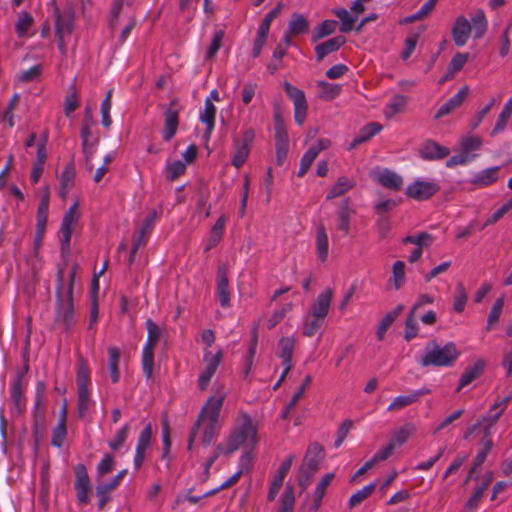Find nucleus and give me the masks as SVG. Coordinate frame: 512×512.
Returning <instances> with one entry per match:
<instances>
[{
  "instance_id": "obj_1",
  "label": "nucleus",
  "mask_w": 512,
  "mask_h": 512,
  "mask_svg": "<svg viewBox=\"0 0 512 512\" xmlns=\"http://www.w3.org/2000/svg\"><path fill=\"white\" fill-rule=\"evenodd\" d=\"M487 26L485 13L481 9L472 17L471 23L465 16H458L451 29L454 44L458 47L464 46L472 32L474 39L482 38L487 31Z\"/></svg>"
},
{
  "instance_id": "obj_2",
  "label": "nucleus",
  "mask_w": 512,
  "mask_h": 512,
  "mask_svg": "<svg viewBox=\"0 0 512 512\" xmlns=\"http://www.w3.org/2000/svg\"><path fill=\"white\" fill-rule=\"evenodd\" d=\"M455 343L449 342L440 346L435 340L430 341L420 359L422 367H451L460 356Z\"/></svg>"
},
{
  "instance_id": "obj_3",
  "label": "nucleus",
  "mask_w": 512,
  "mask_h": 512,
  "mask_svg": "<svg viewBox=\"0 0 512 512\" xmlns=\"http://www.w3.org/2000/svg\"><path fill=\"white\" fill-rule=\"evenodd\" d=\"M324 455V448L321 444L313 442L308 446L299 468L298 482L302 490L307 489L310 485L311 478L318 471Z\"/></svg>"
},
{
  "instance_id": "obj_4",
  "label": "nucleus",
  "mask_w": 512,
  "mask_h": 512,
  "mask_svg": "<svg viewBox=\"0 0 512 512\" xmlns=\"http://www.w3.org/2000/svg\"><path fill=\"white\" fill-rule=\"evenodd\" d=\"M219 418H197L188 438V450L193 449L196 440L204 446H209L221 429Z\"/></svg>"
},
{
  "instance_id": "obj_5",
  "label": "nucleus",
  "mask_w": 512,
  "mask_h": 512,
  "mask_svg": "<svg viewBox=\"0 0 512 512\" xmlns=\"http://www.w3.org/2000/svg\"><path fill=\"white\" fill-rule=\"evenodd\" d=\"M54 4V17H55V34L57 37L58 49L62 55H66L67 48L65 42V36L71 35L74 31V20L75 12L71 5L67 6L63 11H60L59 7Z\"/></svg>"
},
{
  "instance_id": "obj_6",
  "label": "nucleus",
  "mask_w": 512,
  "mask_h": 512,
  "mask_svg": "<svg viewBox=\"0 0 512 512\" xmlns=\"http://www.w3.org/2000/svg\"><path fill=\"white\" fill-rule=\"evenodd\" d=\"M257 443V427L252 424L250 418L236 427L230 434L227 441V453H233L240 446H245L247 449L252 450Z\"/></svg>"
},
{
  "instance_id": "obj_7",
  "label": "nucleus",
  "mask_w": 512,
  "mask_h": 512,
  "mask_svg": "<svg viewBox=\"0 0 512 512\" xmlns=\"http://www.w3.org/2000/svg\"><path fill=\"white\" fill-rule=\"evenodd\" d=\"M29 371V358L25 357L24 365L21 369H18L11 382L10 386V400L13 406L14 412L17 414H23L26 410V397L24 391L27 387L26 375Z\"/></svg>"
},
{
  "instance_id": "obj_8",
  "label": "nucleus",
  "mask_w": 512,
  "mask_h": 512,
  "mask_svg": "<svg viewBox=\"0 0 512 512\" xmlns=\"http://www.w3.org/2000/svg\"><path fill=\"white\" fill-rule=\"evenodd\" d=\"M146 329L148 337L142 352V367L145 376L149 379L152 377L154 368V348L161 338L162 330L150 318L146 320Z\"/></svg>"
},
{
  "instance_id": "obj_9",
  "label": "nucleus",
  "mask_w": 512,
  "mask_h": 512,
  "mask_svg": "<svg viewBox=\"0 0 512 512\" xmlns=\"http://www.w3.org/2000/svg\"><path fill=\"white\" fill-rule=\"evenodd\" d=\"M78 202L69 207L64 214L60 227V251L64 258H68L71 253L70 242L75 225L77 224L80 214L78 213Z\"/></svg>"
},
{
  "instance_id": "obj_10",
  "label": "nucleus",
  "mask_w": 512,
  "mask_h": 512,
  "mask_svg": "<svg viewBox=\"0 0 512 512\" xmlns=\"http://www.w3.org/2000/svg\"><path fill=\"white\" fill-rule=\"evenodd\" d=\"M90 382V370L87 361L84 358H80L77 370L79 416H84L89 411L90 397L88 385Z\"/></svg>"
},
{
  "instance_id": "obj_11",
  "label": "nucleus",
  "mask_w": 512,
  "mask_h": 512,
  "mask_svg": "<svg viewBox=\"0 0 512 512\" xmlns=\"http://www.w3.org/2000/svg\"><path fill=\"white\" fill-rule=\"evenodd\" d=\"M415 433L416 426L413 423H406L403 426L397 427L391 432L388 443L379 451L386 453V459H388L394 454L396 448L404 445Z\"/></svg>"
},
{
  "instance_id": "obj_12",
  "label": "nucleus",
  "mask_w": 512,
  "mask_h": 512,
  "mask_svg": "<svg viewBox=\"0 0 512 512\" xmlns=\"http://www.w3.org/2000/svg\"><path fill=\"white\" fill-rule=\"evenodd\" d=\"M283 88L287 96L294 103L295 122L300 126L303 125L306 120L308 111V103L304 91L287 81L283 83Z\"/></svg>"
},
{
  "instance_id": "obj_13",
  "label": "nucleus",
  "mask_w": 512,
  "mask_h": 512,
  "mask_svg": "<svg viewBox=\"0 0 512 512\" xmlns=\"http://www.w3.org/2000/svg\"><path fill=\"white\" fill-rule=\"evenodd\" d=\"M296 343H297V341L294 336L281 337L278 341L277 355L279 358L282 359V364L284 366V370L282 372V375H281L279 381L275 385V388H277L280 385V383L284 380L286 375L293 368L292 358H293V353H294Z\"/></svg>"
},
{
  "instance_id": "obj_14",
  "label": "nucleus",
  "mask_w": 512,
  "mask_h": 512,
  "mask_svg": "<svg viewBox=\"0 0 512 512\" xmlns=\"http://www.w3.org/2000/svg\"><path fill=\"white\" fill-rule=\"evenodd\" d=\"M440 191V186L434 181L415 180L406 187L405 194L416 201H426Z\"/></svg>"
},
{
  "instance_id": "obj_15",
  "label": "nucleus",
  "mask_w": 512,
  "mask_h": 512,
  "mask_svg": "<svg viewBox=\"0 0 512 512\" xmlns=\"http://www.w3.org/2000/svg\"><path fill=\"white\" fill-rule=\"evenodd\" d=\"M56 321L61 322L66 330L74 325V303L73 296H56Z\"/></svg>"
},
{
  "instance_id": "obj_16",
  "label": "nucleus",
  "mask_w": 512,
  "mask_h": 512,
  "mask_svg": "<svg viewBox=\"0 0 512 512\" xmlns=\"http://www.w3.org/2000/svg\"><path fill=\"white\" fill-rule=\"evenodd\" d=\"M75 476L74 488L76 490L77 500L79 504L86 505L90 502L89 493L91 491V483L85 465L78 464L75 467Z\"/></svg>"
},
{
  "instance_id": "obj_17",
  "label": "nucleus",
  "mask_w": 512,
  "mask_h": 512,
  "mask_svg": "<svg viewBox=\"0 0 512 512\" xmlns=\"http://www.w3.org/2000/svg\"><path fill=\"white\" fill-rule=\"evenodd\" d=\"M331 146V141L327 138L319 139L314 145H312L303 155L300 162V169L298 176L303 177L310 169L312 163L323 150L328 149Z\"/></svg>"
},
{
  "instance_id": "obj_18",
  "label": "nucleus",
  "mask_w": 512,
  "mask_h": 512,
  "mask_svg": "<svg viewBox=\"0 0 512 512\" xmlns=\"http://www.w3.org/2000/svg\"><path fill=\"white\" fill-rule=\"evenodd\" d=\"M217 288L216 293L223 308L231 305V295L229 289L228 269L225 265H221L217 270Z\"/></svg>"
},
{
  "instance_id": "obj_19",
  "label": "nucleus",
  "mask_w": 512,
  "mask_h": 512,
  "mask_svg": "<svg viewBox=\"0 0 512 512\" xmlns=\"http://www.w3.org/2000/svg\"><path fill=\"white\" fill-rule=\"evenodd\" d=\"M356 214V210L353 208L350 198L343 199L336 212L337 215V228L341 230L344 236L350 233V223L352 217Z\"/></svg>"
},
{
  "instance_id": "obj_20",
  "label": "nucleus",
  "mask_w": 512,
  "mask_h": 512,
  "mask_svg": "<svg viewBox=\"0 0 512 512\" xmlns=\"http://www.w3.org/2000/svg\"><path fill=\"white\" fill-rule=\"evenodd\" d=\"M373 179L386 189L400 191L403 186V178L389 169L374 172Z\"/></svg>"
},
{
  "instance_id": "obj_21",
  "label": "nucleus",
  "mask_w": 512,
  "mask_h": 512,
  "mask_svg": "<svg viewBox=\"0 0 512 512\" xmlns=\"http://www.w3.org/2000/svg\"><path fill=\"white\" fill-rule=\"evenodd\" d=\"M92 126H93L92 124L82 123L81 132H80L81 139H82V151H83V154L85 157L87 169L89 171H92V169H93V166L91 164V160H92L93 153H94L93 148L99 142L98 137L95 138L93 141H90Z\"/></svg>"
},
{
  "instance_id": "obj_22",
  "label": "nucleus",
  "mask_w": 512,
  "mask_h": 512,
  "mask_svg": "<svg viewBox=\"0 0 512 512\" xmlns=\"http://www.w3.org/2000/svg\"><path fill=\"white\" fill-rule=\"evenodd\" d=\"M469 94V87L463 86L457 94L452 96L450 99H448L436 112L434 118L436 120L449 115L452 113L455 109L460 107L466 97Z\"/></svg>"
},
{
  "instance_id": "obj_23",
  "label": "nucleus",
  "mask_w": 512,
  "mask_h": 512,
  "mask_svg": "<svg viewBox=\"0 0 512 512\" xmlns=\"http://www.w3.org/2000/svg\"><path fill=\"white\" fill-rule=\"evenodd\" d=\"M126 473V470H121L110 482L99 484L96 487V494L99 499L98 507L100 510H102L105 507L106 503L110 499V492L119 486L120 482L122 481Z\"/></svg>"
},
{
  "instance_id": "obj_24",
  "label": "nucleus",
  "mask_w": 512,
  "mask_h": 512,
  "mask_svg": "<svg viewBox=\"0 0 512 512\" xmlns=\"http://www.w3.org/2000/svg\"><path fill=\"white\" fill-rule=\"evenodd\" d=\"M179 126V110L165 109L164 111V127L162 137L164 141H170L176 134Z\"/></svg>"
},
{
  "instance_id": "obj_25",
  "label": "nucleus",
  "mask_w": 512,
  "mask_h": 512,
  "mask_svg": "<svg viewBox=\"0 0 512 512\" xmlns=\"http://www.w3.org/2000/svg\"><path fill=\"white\" fill-rule=\"evenodd\" d=\"M346 43V38L342 35L333 37L323 43L316 45V60L321 62L327 55L339 50Z\"/></svg>"
},
{
  "instance_id": "obj_26",
  "label": "nucleus",
  "mask_w": 512,
  "mask_h": 512,
  "mask_svg": "<svg viewBox=\"0 0 512 512\" xmlns=\"http://www.w3.org/2000/svg\"><path fill=\"white\" fill-rule=\"evenodd\" d=\"M333 297L332 289L328 288L318 295L316 301L311 306V315L325 319L330 308Z\"/></svg>"
},
{
  "instance_id": "obj_27",
  "label": "nucleus",
  "mask_w": 512,
  "mask_h": 512,
  "mask_svg": "<svg viewBox=\"0 0 512 512\" xmlns=\"http://www.w3.org/2000/svg\"><path fill=\"white\" fill-rule=\"evenodd\" d=\"M498 418H481L477 423L471 426L465 434V438L475 435L480 438V441L485 438H490L492 429L496 425Z\"/></svg>"
},
{
  "instance_id": "obj_28",
  "label": "nucleus",
  "mask_w": 512,
  "mask_h": 512,
  "mask_svg": "<svg viewBox=\"0 0 512 512\" xmlns=\"http://www.w3.org/2000/svg\"><path fill=\"white\" fill-rule=\"evenodd\" d=\"M450 153L447 147L441 146L438 143L428 140L420 149L419 154L424 160H439L448 156Z\"/></svg>"
},
{
  "instance_id": "obj_29",
  "label": "nucleus",
  "mask_w": 512,
  "mask_h": 512,
  "mask_svg": "<svg viewBox=\"0 0 512 512\" xmlns=\"http://www.w3.org/2000/svg\"><path fill=\"white\" fill-rule=\"evenodd\" d=\"M484 368L485 361L483 359H478L472 366L468 367L462 374L456 391H461L464 387L478 379L483 374Z\"/></svg>"
},
{
  "instance_id": "obj_30",
  "label": "nucleus",
  "mask_w": 512,
  "mask_h": 512,
  "mask_svg": "<svg viewBox=\"0 0 512 512\" xmlns=\"http://www.w3.org/2000/svg\"><path fill=\"white\" fill-rule=\"evenodd\" d=\"M275 144H289V136L279 104L274 105Z\"/></svg>"
},
{
  "instance_id": "obj_31",
  "label": "nucleus",
  "mask_w": 512,
  "mask_h": 512,
  "mask_svg": "<svg viewBox=\"0 0 512 512\" xmlns=\"http://www.w3.org/2000/svg\"><path fill=\"white\" fill-rule=\"evenodd\" d=\"M226 221L227 219L225 215H221L216 220L215 224L213 225L210 231L209 238L207 239V243L204 249L205 252L211 250L220 243V241L223 238Z\"/></svg>"
},
{
  "instance_id": "obj_32",
  "label": "nucleus",
  "mask_w": 512,
  "mask_h": 512,
  "mask_svg": "<svg viewBox=\"0 0 512 512\" xmlns=\"http://www.w3.org/2000/svg\"><path fill=\"white\" fill-rule=\"evenodd\" d=\"M381 129L382 125L377 122L368 123L359 131V134L350 143L348 149H355L358 145L370 140L374 135L379 133Z\"/></svg>"
},
{
  "instance_id": "obj_33",
  "label": "nucleus",
  "mask_w": 512,
  "mask_h": 512,
  "mask_svg": "<svg viewBox=\"0 0 512 512\" xmlns=\"http://www.w3.org/2000/svg\"><path fill=\"white\" fill-rule=\"evenodd\" d=\"M499 170V166L484 169L471 179V183L480 187L488 186L497 181Z\"/></svg>"
},
{
  "instance_id": "obj_34",
  "label": "nucleus",
  "mask_w": 512,
  "mask_h": 512,
  "mask_svg": "<svg viewBox=\"0 0 512 512\" xmlns=\"http://www.w3.org/2000/svg\"><path fill=\"white\" fill-rule=\"evenodd\" d=\"M492 447H493V441L491 438H485V439L481 440V448L474 459L473 466L471 467V469L469 471L466 481L471 479L473 477V474L475 473V471L485 462Z\"/></svg>"
},
{
  "instance_id": "obj_35",
  "label": "nucleus",
  "mask_w": 512,
  "mask_h": 512,
  "mask_svg": "<svg viewBox=\"0 0 512 512\" xmlns=\"http://www.w3.org/2000/svg\"><path fill=\"white\" fill-rule=\"evenodd\" d=\"M356 185L355 181L349 179L346 176H341L337 179L336 183L329 190L326 200H332L334 198L344 195L346 192L351 190Z\"/></svg>"
},
{
  "instance_id": "obj_36",
  "label": "nucleus",
  "mask_w": 512,
  "mask_h": 512,
  "mask_svg": "<svg viewBox=\"0 0 512 512\" xmlns=\"http://www.w3.org/2000/svg\"><path fill=\"white\" fill-rule=\"evenodd\" d=\"M329 242L325 227L321 224L316 231V251L318 259L325 262L328 257Z\"/></svg>"
},
{
  "instance_id": "obj_37",
  "label": "nucleus",
  "mask_w": 512,
  "mask_h": 512,
  "mask_svg": "<svg viewBox=\"0 0 512 512\" xmlns=\"http://www.w3.org/2000/svg\"><path fill=\"white\" fill-rule=\"evenodd\" d=\"M278 502L279 507L276 512H294L296 498L293 485L287 484L285 486L284 492L281 494Z\"/></svg>"
},
{
  "instance_id": "obj_38",
  "label": "nucleus",
  "mask_w": 512,
  "mask_h": 512,
  "mask_svg": "<svg viewBox=\"0 0 512 512\" xmlns=\"http://www.w3.org/2000/svg\"><path fill=\"white\" fill-rule=\"evenodd\" d=\"M216 107L210 98L205 100V109L200 114V120L206 124L205 135L210 136L215 125Z\"/></svg>"
},
{
  "instance_id": "obj_39",
  "label": "nucleus",
  "mask_w": 512,
  "mask_h": 512,
  "mask_svg": "<svg viewBox=\"0 0 512 512\" xmlns=\"http://www.w3.org/2000/svg\"><path fill=\"white\" fill-rule=\"evenodd\" d=\"M46 384L38 381L35 389L34 416H43L46 413Z\"/></svg>"
},
{
  "instance_id": "obj_40",
  "label": "nucleus",
  "mask_w": 512,
  "mask_h": 512,
  "mask_svg": "<svg viewBox=\"0 0 512 512\" xmlns=\"http://www.w3.org/2000/svg\"><path fill=\"white\" fill-rule=\"evenodd\" d=\"M334 478L333 473H328L324 475L320 482L317 484L314 490V501L312 504V509L317 511L321 505L322 499L325 496L327 487L331 484Z\"/></svg>"
},
{
  "instance_id": "obj_41",
  "label": "nucleus",
  "mask_w": 512,
  "mask_h": 512,
  "mask_svg": "<svg viewBox=\"0 0 512 512\" xmlns=\"http://www.w3.org/2000/svg\"><path fill=\"white\" fill-rule=\"evenodd\" d=\"M429 393L428 389H421L412 392L409 395H401L394 399V401L389 405L388 410H395L398 408H402L408 406L414 402H416L421 395Z\"/></svg>"
},
{
  "instance_id": "obj_42",
  "label": "nucleus",
  "mask_w": 512,
  "mask_h": 512,
  "mask_svg": "<svg viewBox=\"0 0 512 512\" xmlns=\"http://www.w3.org/2000/svg\"><path fill=\"white\" fill-rule=\"evenodd\" d=\"M407 100V97L402 94L394 95L391 101L385 107V116L390 119L396 114L402 112L405 109Z\"/></svg>"
},
{
  "instance_id": "obj_43",
  "label": "nucleus",
  "mask_w": 512,
  "mask_h": 512,
  "mask_svg": "<svg viewBox=\"0 0 512 512\" xmlns=\"http://www.w3.org/2000/svg\"><path fill=\"white\" fill-rule=\"evenodd\" d=\"M308 30L309 21L302 14L293 13L288 25L289 33H292L293 35H300L308 32Z\"/></svg>"
},
{
  "instance_id": "obj_44",
  "label": "nucleus",
  "mask_w": 512,
  "mask_h": 512,
  "mask_svg": "<svg viewBox=\"0 0 512 512\" xmlns=\"http://www.w3.org/2000/svg\"><path fill=\"white\" fill-rule=\"evenodd\" d=\"M223 401V395L210 397L202 407L198 416H219Z\"/></svg>"
},
{
  "instance_id": "obj_45",
  "label": "nucleus",
  "mask_w": 512,
  "mask_h": 512,
  "mask_svg": "<svg viewBox=\"0 0 512 512\" xmlns=\"http://www.w3.org/2000/svg\"><path fill=\"white\" fill-rule=\"evenodd\" d=\"M76 172L74 163L71 161L68 163L64 169V171L61 174V196L65 197L66 194L69 192V190L74 185V178H75Z\"/></svg>"
},
{
  "instance_id": "obj_46",
  "label": "nucleus",
  "mask_w": 512,
  "mask_h": 512,
  "mask_svg": "<svg viewBox=\"0 0 512 512\" xmlns=\"http://www.w3.org/2000/svg\"><path fill=\"white\" fill-rule=\"evenodd\" d=\"M109 354V370H110V377L113 383H117L120 379V372H119V361H120V350L117 347H110L108 349Z\"/></svg>"
},
{
  "instance_id": "obj_47",
  "label": "nucleus",
  "mask_w": 512,
  "mask_h": 512,
  "mask_svg": "<svg viewBox=\"0 0 512 512\" xmlns=\"http://www.w3.org/2000/svg\"><path fill=\"white\" fill-rule=\"evenodd\" d=\"M157 218V212L153 210L143 221L142 226L138 232V236L135 241H141V244L145 245L148 236L153 230L155 220Z\"/></svg>"
},
{
  "instance_id": "obj_48",
  "label": "nucleus",
  "mask_w": 512,
  "mask_h": 512,
  "mask_svg": "<svg viewBox=\"0 0 512 512\" xmlns=\"http://www.w3.org/2000/svg\"><path fill=\"white\" fill-rule=\"evenodd\" d=\"M487 488L488 483H482L480 486H478L467 500L462 512H474L477 509L481 499L483 498Z\"/></svg>"
},
{
  "instance_id": "obj_49",
  "label": "nucleus",
  "mask_w": 512,
  "mask_h": 512,
  "mask_svg": "<svg viewBox=\"0 0 512 512\" xmlns=\"http://www.w3.org/2000/svg\"><path fill=\"white\" fill-rule=\"evenodd\" d=\"M337 21L325 20L323 21L312 34V41L317 42L318 40L333 34L336 30Z\"/></svg>"
},
{
  "instance_id": "obj_50",
  "label": "nucleus",
  "mask_w": 512,
  "mask_h": 512,
  "mask_svg": "<svg viewBox=\"0 0 512 512\" xmlns=\"http://www.w3.org/2000/svg\"><path fill=\"white\" fill-rule=\"evenodd\" d=\"M433 241V235L429 234L428 232H421L417 235H409L403 238L402 240L404 244H415L417 247H420L422 249L430 247Z\"/></svg>"
},
{
  "instance_id": "obj_51",
  "label": "nucleus",
  "mask_w": 512,
  "mask_h": 512,
  "mask_svg": "<svg viewBox=\"0 0 512 512\" xmlns=\"http://www.w3.org/2000/svg\"><path fill=\"white\" fill-rule=\"evenodd\" d=\"M504 296L499 297L494 302L491 311L489 312L488 319H487V326L486 330H491L498 322L504 307Z\"/></svg>"
},
{
  "instance_id": "obj_52",
  "label": "nucleus",
  "mask_w": 512,
  "mask_h": 512,
  "mask_svg": "<svg viewBox=\"0 0 512 512\" xmlns=\"http://www.w3.org/2000/svg\"><path fill=\"white\" fill-rule=\"evenodd\" d=\"M325 319L318 318L309 314L305 319L303 325V335L305 337L314 336L318 330L323 326Z\"/></svg>"
},
{
  "instance_id": "obj_53",
  "label": "nucleus",
  "mask_w": 512,
  "mask_h": 512,
  "mask_svg": "<svg viewBox=\"0 0 512 512\" xmlns=\"http://www.w3.org/2000/svg\"><path fill=\"white\" fill-rule=\"evenodd\" d=\"M67 436L66 418H60L57 426L53 429L51 444L61 448Z\"/></svg>"
},
{
  "instance_id": "obj_54",
  "label": "nucleus",
  "mask_w": 512,
  "mask_h": 512,
  "mask_svg": "<svg viewBox=\"0 0 512 512\" xmlns=\"http://www.w3.org/2000/svg\"><path fill=\"white\" fill-rule=\"evenodd\" d=\"M377 482L370 483L364 486L362 489L355 492L349 499V507L353 508L367 499L375 490Z\"/></svg>"
},
{
  "instance_id": "obj_55",
  "label": "nucleus",
  "mask_w": 512,
  "mask_h": 512,
  "mask_svg": "<svg viewBox=\"0 0 512 512\" xmlns=\"http://www.w3.org/2000/svg\"><path fill=\"white\" fill-rule=\"evenodd\" d=\"M283 4L279 2L269 13L266 14L261 22L258 31L261 35L268 36L272 21L281 13Z\"/></svg>"
},
{
  "instance_id": "obj_56",
  "label": "nucleus",
  "mask_w": 512,
  "mask_h": 512,
  "mask_svg": "<svg viewBox=\"0 0 512 512\" xmlns=\"http://www.w3.org/2000/svg\"><path fill=\"white\" fill-rule=\"evenodd\" d=\"M393 277L389 282H393L395 290H399L405 282V263L403 261H396L392 268Z\"/></svg>"
},
{
  "instance_id": "obj_57",
  "label": "nucleus",
  "mask_w": 512,
  "mask_h": 512,
  "mask_svg": "<svg viewBox=\"0 0 512 512\" xmlns=\"http://www.w3.org/2000/svg\"><path fill=\"white\" fill-rule=\"evenodd\" d=\"M419 326L416 321V316L413 311H410L407 315V318L405 320V332H404V339L406 341H411L418 335Z\"/></svg>"
},
{
  "instance_id": "obj_58",
  "label": "nucleus",
  "mask_w": 512,
  "mask_h": 512,
  "mask_svg": "<svg viewBox=\"0 0 512 512\" xmlns=\"http://www.w3.org/2000/svg\"><path fill=\"white\" fill-rule=\"evenodd\" d=\"M318 86L321 88V98L324 100H332L336 98L341 92V86L338 84L329 83L326 81H319Z\"/></svg>"
},
{
  "instance_id": "obj_59",
  "label": "nucleus",
  "mask_w": 512,
  "mask_h": 512,
  "mask_svg": "<svg viewBox=\"0 0 512 512\" xmlns=\"http://www.w3.org/2000/svg\"><path fill=\"white\" fill-rule=\"evenodd\" d=\"M34 20L30 13L26 11H22L19 14V19L15 25L16 33L19 37H22L26 34L28 29L32 26Z\"/></svg>"
},
{
  "instance_id": "obj_60",
  "label": "nucleus",
  "mask_w": 512,
  "mask_h": 512,
  "mask_svg": "<svg viewBox=\"0 0 512 512\" xmlns=\"http://www.w3.org/2000/svg\"><path fill=\"white\" fill-rule=\"evenodd\" d=\"M334 13L342 22L340 26L341 32L347 33L353 29L356 18L352 17L346 9L340 8L335 10Z\"/></svg>"
},
{
  "instance_id": "obj_61",
  "label": "nucleus",
  "mask_w": 512,
  "mask_h": 512,
  "mask_svg": "<svg viewBox=\"0 0 512 512\" xmlns=\"http://www.w3.org/2000/svg\"><path fill=\"white\" fill-rule=\"evenodd\" d=\"M43 72V66L41 64H37L32 66L30 69L26 71H22L17 75V80L22 83H29L37 80Z\"/></svg>"
},
{
  "instance_id": "obj_62",
  "label": "nucleus",
  "mask_w": 512,
  "mask_h": 512,
  "mask_svg": "<svg viewBox=\"0 0 512 512\" xmlns=\"http://www.w3.org/2000/svg\"><path fill=\"white\" fill-rule=\"evenodd\" d=\"M457 295L454 299L453 309L457 313H462L467 303V293L462 283H458L456 286Z\"/></svg>"
},
{
  "instance_id": "obj_63",
  "label": "nucleus",
  "mask_w": 512,
  "mask_h": 512,
  "mask_svg": "<svg viewBox=\"0 0 512 512\" xmlns=\"http://www.w3.org/2000/svg\"><path fill=\"white\" fill-rule=\"evenodd\" d=\"M249 148L243 147L235 142V153L232 158V165L236 168H240L244 165L246 162L249 154H250Z\"/></svg>"
},
{
  "instance_id": "obj_64",
  "label": "nucleus",
  "mask_w": 512,
  "mask_h": 512,
  "mask_svg": "<svg viewBox=\"0 0 512 512\" xmlns=\"http://www.w3.org/2000/svg\"><path fill=\"white\" fill-rule=\"evenodd\" d=\"M166 170H167V174H166L167 180L174 181L178 177H180L182 174L185 173L186 165L183 162L177 160V161H174L171 164H169L167 166Z\"/></svg>"
}]
</instances>
